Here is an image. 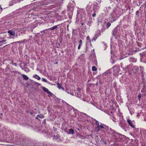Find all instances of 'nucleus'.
Segmentation results:
<instances>
[{"label": "nucleus", "mask_w": 146, "mask_h": 146, "mask_svg": "<svg viewBox=\"0 0 146 146\" xmlns=\"http://www.w3.org/2000/svg\"><path fill=\"white\" fill-rule=\"evenodd\" d=\"M145 5H145V7H146V4H145Z\"/></svg>", "instance_id": "33"}, {"label": "nucleus", "mask_w": 146, "mask_h": 146, "mask_svg": "<svg viewBox=\"0 0 146 146\" xmlns=\"http://www.w3.org/2000/svg\"><path fill=\"white\" fill-rule=\"evenodd\" d=\"M52 136L53 137H55V135H52Z\"/></svg>", "instance_id": "27"}, {"label": "nucleus", "mask_w": 146, "mask_h": 146, "mask_svg": "<svg viewBox=\"0 0 146 146\" xmlns=\"http://www.w3.org/2000/svg\"><path fill=\"white\" fill-rule=\"evenodd\" d=\"M136 15H137V16H138L139 15V11H136Z\"/></svg>", "instance_id": "14"}, {"label": "nucleus", "mask_w": 146, "mask_h": 146, "mask_svg": "<svg viewBox=\"0 0 146 146\" xmlns=\"http://www.w3.org/2000/svg\"><path fill=\"white\" fill-rule=\"evenodd\" d=\"M92 70L93 71H96L97 70V68L95 66H93L92 67Z\"/></svg>", "instance_id": "8"}, {"label": "nucleus", "mask_w": 146, "mask_h": 146, "mask_svg": "<svg viewBox=\"0 0 146 146\" xmlns=\"http://www.w3.org/2000/svg\"><path fill=\"white\" fill-rule=\"evenodd\" d=\"M141 91L142 92H144V90L143 89H142L141 90Z\"/></svg>", "instance_id": "25"}, {"label": "nucleus", "mask_w": 146, "mask_h": 146, "mask_svg": "<svg viewBox=\"0 0 146 146\" xmlns=\"http://www.w3.org/2000/svg\"><path fill=\"white\" fill-rule=\"evenodd\" d=\"M96 124L98 125V126H99V124L98 123V122L97 121H96Z\"/></svg>", "instance_id": "19"}, {"label": "nucleus", "mask_w": 146, "mask_h": 146, "mask_svg": "<svg viewBox=\"0 0 146 146\" xmlns=\"http://www.w3.org/2000/svg\"><path fill=\"white\" fill-rule=\"evenodd\" d=\"M34 77L35 78L39 80H40V77H39L38 76V75H35V76H34Z\"/></svg>", "instance_id": "7"}, {"label": "nucleus", "mask_w": 146, "mask_h": 146, "mask_svg": "<svg viewBox=\"0 0 146 146\" xmlns=\"http://www.w3.org/2000/svg\"><path fill=\"white\" fill-rule=\"evenodd\" d=\"M77 91H78L79 92H80V89L78 87L77 89Z\"/></svg>", "instance_id": "16"}, {"label": "nucleus", "mask_w": 146, "mask_h": 146, "mask_svg": "<svg viewBox=\"0 0 146 146\" xmlns=\"http://www.w3.org/2000/svg\"><path fill=\"white\" fill-rule=\"evenodd\" d=\"M42 89L44 91L47 92L48 93L50 94V95L52 96V93L49 91L45 87H42Z\"/></svg>", "instance_id": "1"}, {"label": "nucleus", "mask_w": 146, "mask_h": 146, "mask_svg": "<svg viewBox=\"0 0 146 146\" xmlns=\"http://www.w3.org/2000/svg\"><path fill=\"white\" fill-rule=\"evenodd\" d=\"M127 122L131 127L133 128H134V126L133 125L132 122L131 121V120L129 119H128L127 120Z\"/></svg>", "instance_id": "3"}, {"label": "nucleus", "mask_w": 146, "mask_h": 146, "mask_svg": "<svg viewBox=\"0 0 146 146\" xmlns=\"http://www.w3.org/2000/svg\"><path fill=\"white\" fill-rule=\"evenodd\" d=\"M115 21V20H112V22H113V21Z\"/></svg>", "instance_id": "32"}, {"label": "nucleus", "mask_w": 146, "mask_h": 146, "mask_svg": "<svg viewBox=\"0 0 146 146\" xmlns=\"http://www.w3.org/2000/svg\"><path fill=\"white\" fill-rule=\"evenodd\" d=\"M87 40H89L90 39V37L89 36H87Z\"/></svg>", "instance_id": "22"}, {"label": "nucleus", "mask_w": 146, "mask_h": 146, "mask_svg": "<svg viewBox=\"0 0 146 146\" xmlns=\"http://www.w3.org/2000/svg\"><path fill=\"white\" fill-rule=\"evenodd\" d=\"M42 81L46 82H47V80L46 79L44 78H42Z\"/></svg>", "instance_id": "13"}, {"label": "nucleus", "mask_w": 146, "mask_h": 146, "mask_svg": "<svg viewBox=\"0 0 146 146\" xmlns=\"http://www.w3.org/2000/svg\"><path fill=\"white\" fill-rule=\"evenodd\" d=\"M57 85L58 86V87L59 88V89H62L63 90H64V88L61 86V85H60V84L58 83L57 84Z\"/></svg>", "instance_id": "5"}, {"label": "nucleus", "mask_w": 146, "mask_h": 146, "mask_svg": "<svg viewBox=\"0 0 146 146\" xmlns=\"http://www.w3.org/2000/svg\"><path fill=\"white\" fill-rule=\"evenodd\" d=\"M82 40H80L79 41V44L80 45H82Z\"/></svg>", "instance_id": "17"}, {"label": "nucleus", "mask_w": 146, "mask_h": 146, "mask_svg": "<svg viewBox=\"0 0 146 146\" xmlns=\"http://www.w3.org/2000/svg\"><path fill=\"white\" fill-rule=\"evenodd\" d=\"M1 49V48H0V49Z\"/></svg>", "instance_id": "34"}, {"label": "nucleus", "mask_w": 146, "mask_h": 146, "mask_svg": "<svg viewBox=\"0 0 146 146\" xmlns=\"http://www.w3.org/2000/svg\"><path fill=\"white\" fill-rule=\"evenodd\" d=\"M56 64H58V62H56Z\"/></svg>", "instance_id": "29"}, {"label": "nucleus", "mask_w": 146, "mask_h": 146, "mask_svg": "<svg viewBox=\"0 0 146 146\" xmlns=\"http://www.w3.org/2000/svg\"><path fill=\"white\" fill-rule=\"evenodd\" d=\"M82 25H83V23H82Z\"/></svg>", "instance_id": "31"}, {"label": "nucleus", "mask_w": 146, "mask_h": 146, "mask_svg": "<svg viewBox=\"0 0 146 146\" xmlns=\"http://www.w3.org/2000/svg\"><path fill=\"white\" fill-rule=\"evenodd\" d=\"M54 130L55 131H56V129H54Z\"/></svg>", "instance_id": "28"}, {"label": "nucleus", "mask_w": 146, "mask_h": 146, "mask_svg": "<svg viewBox=\"0 0 146 146\" xmlns=\"http://www.w3.org/2000/svg\"><path fill=\"white\" fill-rule=\"evenodd\" d=\"M69 132L70 134H73L74 133V131L73 129H69Z\"/></svg>", "instance_id": "6"}, {"label": "nucleus", "mask_w": 146, "mask_h": 146, "mask_svg": "<svg viewBox=\"0 0 146 146\" xmlns=\"http://www.w3.org/2000/svg\"><path fill=\"white\" fill-rule=\"evenodd\" d=\"M8 33L11 36H14L15 34V31L13 30H9L8 31Z\"/></svg>", "instance_id": "2"}, {"label": "nucleus", "mask_w": 146, "mask_h": 146, "mask_svg": "<svg viewBox=\"0 0 146 146\" xmlns=\"http://www.w3.org/2000/svg\"><path fill=\"white\" fill-rule=\"evenodd\" d=\"M98 127H99V129L98 130V131H99L100 128L101 129H103V128H104V127L102 125H99V126H98Z\"/></svg>", "instance_id": "11"}, {"label": "nucleus", "mask_w": 146, "mask_h": 146, "mask_svg": "<svg viewBox=\"0 0 146 146\" xmlns=\"http://www.w3.org/2000/svg\"><path fill=\"white\" fill-rule=\"evenodd\" d=\"M6 41V40H3L1 41V42L2 43V42H5Z\"/></svg>", "instance_id": "23"}, {"label": "nucleus", "mask_w": 146, "mask_h": 146, "mask_svg": "<svg viewBox=\"0 0 146 146\" xmlns=\"http://www.w3.org/2000/svg\"><path fill=\"white\" fill-rule=\"evenodd\" d=\"M1 43H2L1 41H0V44Z\"/></svg>", "instance_id": "30"}, {"label": "nucleus", "mask_w": 146, "mask_h": 146, "mask_svg": "<svg viewBox=\"0 0 146 146\" xmlns=\"http://www.w3.org/2000/svg\"><path fill=\"white\" fill-rule=\"evenodd\" d=\"M107 25L108 26V27H109L111 25V23H108L107 24Z\"/></svg>", "instance_id": "15"}, {"label": "nucleus", "mask_w": 146, "mask_h": 146, "mask_svg": "<svg viewBox=\"0 0 146 146\" xmlns=\"http://www.w3.org/2000/svg\"><path fill=\"white\" fill-rule=\"evenodd\" d=\"M37 116L41 118H43L44 117V115L42 114L37 115Z\"/></svg>", "instance_id": "9"}, {"label": "nucleus", "mask_w": 146, "mask_h": 146, "mask_svg": "<svg viewBox=\"0 0 146 146\" xmlns=\"http://www.w3.org/2000/svg\"><path fill=\"white\" fill-rule=\"evenodd\" d=\"M22 76L23 79L25 80H28L29 79V78L27 76L24 74H22Z\"/></svg>", "instance_id": "4"}, {"label": "nucleus", "mask_w": 146, "mask_h": 146, "mask_svg": "<svg viewBox=\"0 0 146 146\" xmlns=\"http://www.w3.org/2000/svg\"><path fill=\"white\" fill-rule=\"evenodd\" d=\"M115 30H114L112 31V34L113 36L115 35Z\"/></svg>", "instance_id": "12"}, {"label": "nucleus", "mask_w": 146, "mask_h": 146, "mask_svg": "<svg viewBox=\"0 0 146 146\" xmlns=\"http://www.w3.org/2000/svg\"><path fill=\"white\" fill-rule=\"evenodd\" d=\"M56 28H57V26H55L53 27L50 28L49 29H50V30L51 31V30H52L55 29H56Z\"/></svg>", "instance_id": "10"}, {"label": "nucleus", "mask_w": 146, "mask_h": 146, "mask_svg": "<svg viewBox=\"0 0 146 146\" xmlns=\"http://www.w3.org/2000/svg\"><path fill=\"white\" fill-rule=\"evenodd\" d=\"M96 13L94 12V13L92 15L93 17H94L96 16Z\"/></svg>", "instance_id": "20"}, {"label": "nucleus", "mask_w": 146, "mask_h": 146, "mask_svg": "<svg viewBox=\"0 0 146 146\" xmlns=\"http://www.w3.org/2000/svg\"><path fill=\"white\" fill-rule=\"evenodd\" d=\"M81 45H80V44H79V46H78V50H79L80 49Z\"/></svg>", "instance_id": "21"}, {"label": "nucleus", "mask_w": 146, "mask_h": 146, "mask_svg": "<svg viewBox=\"0 0 146 146\" xmlns=\"http://www.w3.org/2000/svg\"><path fill=\"white\" fill-rule=\"evenodd\" d=\"M30 114H31L32 115H33V112H30Z\"/></svg>", "instance_id": "24"}, {"label": "nucleus", "mask_w": 146, "mask_h": 146, "mask_svg": "<svg viewBox=\"0 0 146 146\" xmlns=\"http://www.w3.org/2000/svg\"><path fill=\"white\" fill-rule=\"evenodd\" d=\"M38 117L37 116V117H36V119H38Z\"/></svg>", "instance_id": "26"}, {"label": "nucleus", "mask_w": 146, "mask_h": 146, "mask_svg": "<svg viewBox=\"0 0 146 146\" xmlns=\"http://www.w3.org/2000/svg\"><path fill=\"white\" fill-rule=\"evenodd\" d=\"M141 95L140 94H139L138 96V98H139V100H140V98H141Z\"/></svg>", "instance_id": "18"}]
</instances>
